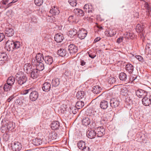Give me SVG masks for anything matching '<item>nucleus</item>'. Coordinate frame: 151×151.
<instances>
[{
    "mask_svg": "<svg viewBox=\"0 0 151 151\" xmlns=\"http://www.w3.org/2000/svg\"><path fill=\"white\" fill-rule=\"evenodd\" d=\"M21 46L19 41L14 42L13 40H8L5 44V49L9 51H13L19 48Z\"/></svg>",
    "mask_w": 151,
    "mask_h": 151,
    "instance_id": "1",
    "label": "nucleus"
},
{
    "mask_svg": "<svg viewBox=\"0 0 151 151\" xmlns=\"http://www.w3.org/2000/svg\"><path fill=\"white\" fill-rule=\"evenodd\" d=\"M16 80L17 83L22 85L25 83L27 81L26 75L22 72L18 73L16 75Z\"/></svg>",
    "mask_w": 151,
    "mask_h": 151,
    "instance_id": "2",
    "label": "nucleus"
},
{
    "mask_svg": "<svg viewBox=\"0 0 151 151\" xmlns=\"http://www.w3.org/2000/svg\"><path fill=\"white\" fill-rule=\"evenodd\" d=\"M143 104L145 106H151V95L149 93L145 97H144L142 100Z\"/></svg>",
    "mask_w": 151,
    "mask_h": 151,
    "instance_id": "3",
    "label": "nucleus"
},
{
    "mask_svg": "<svg viewBox=\"0 0 151 151\" xmlns=\"http://www.w3.org/2000/svg\"><path fill=\"white\" fill-rule=\"evenodd\" d=\"M44 57L43 56V54L41 53H38L36 56V59H33L32 60V65H35L37 62H42L44 60Z\"/></svg>",
    "mask_w": 151,
    "mask_h": 151,
    "instance_id": "4",
    "label": "nucleus"
},
{
    "mask_svg": "<svg viewBox=\"0 0 151 151\" xmlns=\"http://www.w3.org/2000/svg\"><path fill=\"white\" fill-rule=\"evenodd\" d=\"M38 96L39 94L38 92L34 90V88H33L29 96L30 100L31 101H35L37 99Z\"/></svg>",
    "mask_w": 151,
    "mask_h": 151,
    "instance_id": "5",
    "label": "nucleus"
},
{
    "mask_svg": "<svg viewBox=\"0 0 151 151\" xmlns=\"http://www.w3.org/2000/svg\"><path fill=\"white\" fill-rule=\"evenodd\" d=\"M149 93L148 92L141 89H139L136 91V95L139 98H143Z\"/></svg>",
    "mask_w": 151,
    "mask_h": 151,
    "instance_id": "6",
    "label": "nucleus"
},
{
    "mask_svg": "<svg viewBox=\"0 0 151 151\" xmlns=\"http://www.w3.org/2000/svg\"><path fill=\"white\" fill-rule=\"evenodd\" d=\"M83 9L86 13L87 12L90 15L92 16L94 9L91 4H86L83 7Z\"/></svg>",
    "mask_w": 151,
    "mask_h": 151,
    "instance_id": "7",
    "label": "nucleus"
},
{
    "mask_svg": "<svg viewBox=\"0 0 151 151\" xmlns=\"http://www.w3.org/2000/svg\"><path fill=\"white\" fill-rule=\"evenodd\" d=\"M11 147L14 151H19L22 148V145L20 143L15 142L11 143Z\"/></svg>",
    "mask_w": 151,
    "mask_h": 151,
    "instance_id": "8",
    "label": "nucleus"
},
{
    "mask_svg": "<svg viewBox=\"0 0 151 151\" xmlns=\"http://www.w3.org/2000/svg\"><path fill=\"white\" fill-rule=\"evenodd\" d=\"M95 130L97 137H102L105 134V129L102 127H99L96 128Z\"/></svg>",
    "mask_w": 151,
    "mask_h": 151,
    "instance_id": "9",
    "label": "nucleus"
},
{
    "mask_svg": "<svg viewBox=\"0 0 151 151\" xmlns=\"http://www.w3.org/2000/svg\"><path fill=\"white\" fill-rule=\"evenodd\" d=\"M87 34V32L86 30L84 29H82L78 31V36L80 39H83L86 37Z\"/></svg>",
    "mask_w": 151,
    "mask_h": 151,
    "instance_id": "10",
    "label": "nucleus"
},
{
    "mask_svg": "<svg viewBox=\"0 0 151 151\" xmlns=\"http://www.w3.org/2000/svg\"><path fill=\"white\" fill-rule=\"evenodd\" d=\"M8 58L7 55L4 52H0V65H3Z\"/></svg>",
    "mask_w": 151,
    "mask_h": 151,
    "instance_id": "11",
    "label": "nucleus"
},
{
    "mask_svg": "<svg viewBox=\"0 0 151 151\" xmlns=\"http://www.w3.org/2000/svg\"><path fill=\"white\" fill-rule=\"evenodd\" d=\"M110 104L111 107L115 108L119 105V101L117 99L113 98L110 100Z\"/></svg>",
    "mask_w": 151,
    "mask_h": 151,
    "instance_id": "12",
    "label": "nucleus"
},
{
    "mask_svg": "<svg viewBox=\"0 0 151 151\" xmlns=\"http://www.w3.org/2000/svg\"><path fill=\"white\" fill-rule=\"evenodd\" d=\"M119 78L121 81L124 82H129V79L127 74L124 72H121L119 75Z\"/></svg>",
    "mask_w": 151,
    "mask_h": 151,
    "instance_id": "13",
    "label": "nucleus"
},
{
    "mask_svg": "<svg viewBox=\"0 0 151 151\" xmlns=\"http://www.w3.org/2000/svg\"><path fill=\"white\" fill-rule=\"evenodd\" d=\"M68 50L70 54H73L77 52L78 48L74 44H71L68 46Z\"/></svg>",
    "mask_w": 151,
    "mask_h": 151,
    "instance_id": "14",
    "label": "nucleus"
},
{
    "mask_svg": "<svg viewBox=\"0 0 151 151\" xmlns=\"http://www.w3.org/2000/svg\"><path fill=\"white\" fill-rule=\"evenodd\" d=\"M60 12L59 8L57 6H54L52 7L50 9V12L52 15H56L59 14Z\"/></svg>",
    "mask_w": 151,
    "mask_h": 151,
    "instance_id": "15",
    "label": "nucleus"
},
{
    "mask_svg": "<svg viewBox=\"0 0 151 151\" xmlns=\"http://www.w3.org/2000/svg\"><path fill=\"white\" fill-rule=\"evenodd\" d=\"M40 71L36 69H34L30 72L31 77L33 79H35L38 77L39 75Z\"/></svg>",
    "mask_w": 151,
    "mask_h": 151,
    "instance_id": "16",
    "label": "nucleus"
},
{
    "mask_svg": "<svg viewBox=\"0 0 151 151\" xmlns=\"http://www.w3.org/2000/svg\"><path fill=\"white\" fill-rule=\"evenodd\" d=\"M32 66L30 63H26L24 66V71L27 74L29 73L33 70Z\"/></svg>",
    "mask_w": 151,
    "mask_h": 151,
    "instance_id": "17",
    "label": "nucleus"
},
{
    "mask_svg": "<svg viewBox=\"0 0 151 151\" xmlns=\"http://www.w3.org/2000/svg\"><path fill=\"white\" fill-rule=\"evenodd\" d=\"M44 60L45 63L47 65H50L53 62V58L50 56L47 55L45 56Z\"/></svg>",
    "mask_w": 151,
    "mask_h": 151,
    "instance_id": "18",
    "label": "nucleus"
},
{
    "mask_svg": "<svg viewBox=\"0 0 151 151\" xmlns=\"http://www.w3.org/2000/svg\"><path fill=\"white\" fill-rule=\"evenodd\" d=\"M51 88L50 84L47 82L44 83L42 86V90L46 92H48L50 90Z\"/></svg>",
    "mask_w": 151,
    "mask_h": 151,
    "instance_id": "19",
    "label": "nucleus"
},
{
    "mask_svg": "<svg viewBox=\"0 0 151 151\" xmlns=\"http://www.w3.org/2000/svg\"><path fill=\"white\" fill-rule=\"evenodd\" d=\"M55 40L57 42H60L62 41L64 39L63 35L61 33H58L55 35Z\"/></svg>",
    "mask_w": 151,
    "mask_h": 151,
    "instance_id": "20",
    "label": "nucleus"
},
{
    "mask_svg": "<svg viewBox=\"0 0 151 151\" xmlns=\"http://www.w3.org/2000/svg\"><path fill=\"white\" fill-rule=\"evenodd\" d=\"M35 65H32L36 66V69L40 71L44 69V65L42 62H37Z\"/></svg>",
    "mask_w": 151,
    "mask_h": 151,
    "instance_id": "21",
    "label": "nucleus"
},
{
    "mask_svg": "<svg viewBox=\"0 0 151 151\" xmlns=\"http://www.w3.org/2000/svg\"><path fill=\"white\" fill-rule=\"evenodd\" d=\"M95 130H88L87 132V137L90 139H93L95 138L96 135Z\"/></svg>",
    "mask_w": 151,
    "mask_h": 151,
    "instance_id": "22",
    "label": "nucleus"
},
{
    "mask_svg": "<svg viewBox=\"0 0 151 151\" xmlns=\"http://www.w3.org/2000/svg\"><path fill=\"white\" fill-rule=\"evenodd\" d=\"M60 124L58 121H55L52 122L51 124V127L53 130H55L59 129Z\"/></svg>",
    "mask_w": 151,
    "mask_h": 151,
    "instance_id": "23",
    "label": "nucleus"
},
{
    "mask_svg": "<svg viewBox=\"0 0 151 151\" xmlns=\"http://www.w3.org/2000/svg\"><path fill=\"white\" fill-rule=\"evenodd\" d=\"M14 29L10 28H6L5 30V34L6 36L9 37L12 36L14 34Z\"/></svg>",
    "mask_w": 151,
    "mask_h": 151,
    "instance_id": "24",
    "label": "nucleus"
},
{
    "mask_svg": "<svg viewBox=\"0 0 151 151\" xmlns=\"http://www.w3.org/2000/svg\"><path fill=\"white\" fill-rule=\"evenodd\" d=\"M101 90V87L98 85H96L92 88L91 91L94 93L98 94L100 92Z\"/></svg>",
    "mask_w": 151,
    "mask_h": 151,
    "instance_id": "25",
    "label": "nucleus"
},
{
    "mask_svg": "<svg viewBox=\"0 0 151 151\" xmlns=\"http://www.w3.org/2000/svg\"><path fill=\"white\" fill-rule=\"evenodd\" d=\"M108 103L106 100H103L101 102L100 104V108L103 109H106L108 107Z\"/></svg>",
    "mask_w": 151,
    "mask_h": 151,
    "instance_id": "26",
    "label": "nucleus"
},
{
    "mask_svg": "<svg viewBox=\"0 0 151 151\" xmlns=\"http://www.w3.org/2000/svg\"><path fill=\"white\" fill-rule=\"evenodd\" d=\"M134 68L131 64H127L126 66V69L129 73H132L134 70Z\"/></svg>",
    "mask_w": 151,
    "mask_h": 151,
    "instance_id": "27",
    "label": "nucleus"
},
{
    "mask_svg": "<svg viewBox=\"0 0 151 151\" xmlns=\"http://www.w3.org/2000/svg\"><path fill=\"white\" fill-rule=\"evenodd\" d=\"M85 95V93L83 91H78L77 93L76 97L79 99L83 98Z\"/></svg>",
    "mask_w": 151,
    "mask_h": 151,
    "instance_id": "28",
    "label": "nucleus"
},
{
    "mask_svg": "<svg viewBox=\"0 0 151 151\" xmlns=\"http://www.w3.org/2000/svg\"><path fill=\"white\" fill-rule=\"evenodd\" d=\"M15 81V78L12 76L9 77L6 81L7 83L11 86L14 84Z\"/></svg>",
    "mask_w": 151,
    "mask_h": 151,
    "instance_id": "29",
    "label": "nucleus"
},
{
    "mask_svg": "<svg viewBox=\"0 0 151 151\" xmlns=\"http://www.w3.org/2000/svg\"><path fill=\"white\" fill-rule=\"evenodd\" d=\"M82 124L86 126L88 125L90 123V120L88 117H84L82 120Z\"/></svg>",
    "mask_w": 151,
    "mask_h": 151,
    "instance_id": "30",
    "label": "nucleus"
},
{
    "mask_svg": "<svg viewBox=\"0 0 151 151\" xmlns=\"http://www.w3.org/2000/svg\"><path fill=\"white\" fill-rule=\"evenodd\" d=\"M52 85L54 86H57L60 83V79L58 78L54 79L52 81Z\"/></svg>",
    "mask_w": 151,
    "mask_h": 151,
    "instance_id": "31",
    "label": "nucleus"
},
{
    "mask_svg": "<svg viewBox=\"0 0 151 151\" xmlns=\"http://www.w3.org/2000/svg\"><path fill=\"white\" fill-rule=\"evenodd\" d=\"M66 54V51L64 49H60L58 51V54L60 56L63 57L65 56Z\"/></svg>",
    "mask_w": 151,
    "mask_h": 151,
    "instance_id": "32",
    "label": "nucleus"
},
{
    "mask_svg": "<svg viewBox=\"0 0 151 151\" xmlns=\"http://www.w3.org/2000/svg\"><path fill=\"white\" fill-rule=\"evenodd\" d=\"M48 137L50 140L56 139L58 137L57 134L55 132L51 133L49 134Z\"/></svg>",
    "mask_w": 151,
    "mask_h": 151,
    "instance_id": "33",
    "label": "nucleus"
},
{
    "mask_svg": "<svg viewBox=\"0 0 151 151\" xmlns=\"http://www.w3.org/2000/svg\"><path fill=\"white\" fill-rule=\"evenodd\" d=\"M84 105V103L83 101H79L76 103V106L77 109H79L82 108Z\"/></svg>",
    "mask_w": 151,
    "mask_h": 151,
    "instance_id": "34",
    "label": "nucleus"
},
{
    "mask_svg": "<svg viewBox=\"0 0 151 151\" xmlns=\"http://www.w3.org/2000/svg\"><path fill=\"white\" fill-rule=\"evenodd\" d=\"M78 33V31L75 29H73L68 32L69 36L70 37H73Z\"/></svg>",
    "mask_w": 151,
    "mask_h": 151,
    "instance_id": "35",
    "label": "nucleus"
},
{
    "mask_svg": "<svg viewBox=\"0 0 151 151\" xmlns=\"http://www.w3.org/2000/svg\"><path fill=\"white\" fill-rule=\"evenodd\" d=\"M32 143L35 146H38L42 144L41 140L39 139L36 138L32 140Z\"/></svg>",
    "mask_w": 151,
    "mask_h": 151,
    "instance_id": "36",
    "label": "nucleus"
},
{
    "mask_svg": "<svg viewBox=\"0 0 151 151\" xmlns=\"http://www.w3.org/2000/svg\"><path fill=\"white\" fill-rule=\"evenodd\" d=\"M77 145L79 148L81 150L86 147L85 143L83 141H81L78 142V143Z\"/></svg>",
    "mask_w": 151,
    "mask_h": 151,
    "instance_id": "37",
    "label": "nucleus"
},
{
    "mask_svg": "<svg viewBox=\"0 0 151 151\" xmlns=\"http://www.w3.org/2000/svg\"><path fill=\"white\" fill-rule=\"evenodd\" d=\"M125 35V37L128 39H132L134 37L133 33L132 32H127Z\"/></svg>",
    "mask_w": 151,
    "mask_h": 151,
    "instance_id": "38",
    "label": "nucleus"
},
{
    "mask_svg": "<svg viewBox=\"0 0 151 151\" xmlns=\"http://www.w3.org/2000/svg\"><path fill=\"white\" fill-rule=\"evenodd\" d=\"M106 35L108 37H111L115 35L116 33L113 30H109L106 32Z\"/></svg>",
    "mask_w": 151,
    "mask_h": 151,
    "instance_id": "39",
    "label": "nucleus"
},
{
    "mask_svg": "<svg viewBox=\"0 0 151 151\" xmlns=\"http://www.w3.org/2000/svg\"><path fill=\"white\" fill-rule=\"evenodd\" d=\"M145 7L146 9V12L148 16L150 14V7L147 3H145Z\"/></svg>",
    "mask_w": 151,
    "mask_h": 151,
    "instance_id": "40",
    "label": "nucleus"
},
{
    "mask_svg": "<svg viewBox=\"0 0 151 151\" xmlns=\"http://www.w3.org/2000/svg\"><path fill=\"white\" fill-rule=\"evenodd\" d=\"M12 86L6 83L4 85L3 88L4 91H7L10 90L12 87Z\"/></svg>",
    "mask_w": 151,
    "mask_h": 151,
    "instance_id": "41",
    "label": "nucleus"
},
{
    "mask_svg": "<svg viewBox=\"0 0 151 151\" xmlns=\"http://www.w3.org/2000/svg\"><path fill=\"white\" fill-rule=\"evenodd\" d=\"M88 53L89 57L92 59L94 58L96 56V53L95 52H93L90 50L89 52H88Z\"/></svg>",
    "mask_w": 151,
    "mask_h": 151,
    "instance_id": "42",
    "label": "nucleus"
},
{
    "mask_svg": "<svg viewBox=\"0 0 151 151\" xmlns=\"http://www.w3.org/2000/svg\"><path fill=\"white\" fill-rule=\"evenodd\" d=\"M145 49L146 52H148V54L151 55V44L146 45Z\"/></svg>",
    "mask_w": 151,
    "mask_h": 151,
    "instance_id": "43",
    "label": "nucleus"
},
{
    "mask_svg": "<svg viewBox=\"0 0 151 151\" xmlns=\"http://www.w3.org/2000/svg\"><path fill=\"white\" fill-rule=\"evenodd\" d=\"M143 25L141 26L140 24H137L136 27V29L138 30V32H141L143 31Z\"/></svg>",
    "mask_w": 151,
    "mask_h": 151,
    "instance_id": "44",
    "label": "nucleus"
},
{
    "mask_svg": "<svg viewBox=\"0 0 151 151\" xmlns=\"http://www.w3.org/2000/svg\"><path fill=\"white\" fill-rule=\"evenodd\" d=\"M68 2L70 4L73 6H76L77 5L76 0H69Z\"/></svg>",
    "mask_w": 151,
    "mask_h": 151,
    "instance_id": "45",
    "label": "nucleus"
},
{
    "mask_svg": "<svg viewBox=\"0 0 151 151\" xmlns=\"http://www.w3.org/2000/svg\"><path fill=\"white\" fill-rule=\"evenodd\" d=\"M35 3L37 6H40L43 3V0H35Z\"/></svg>",
    "mask_w": 151,
    "mask_h": 151,
    "instance_id": "46",
    "label": "nucleus"
},
{
    "mask_svg": "<svg viewBox=\"0 0 151 151\" xmlns=\"http://www.w3.org/2000/svg\"><path fill=\"white\" fill-rule=\"evenodd\" d=\"M116 81L115 78L113 77H111L108 81V82L110 84H113Z\"/></svg>",
    "mask_w": 151,
    "mask_h": 151,
    "instance_id": "47",
    "label": "nucleus"
},
{
    "mask_svg": "<svg viewBox=\"0 0 151 151\" xmlns=\"http://www.w3.org/2000/svg\"><path fill=\"white\" fill-rule=\"evenodd\" d=\"M32 88H31L28 89H27L23 91V95H26L29 92L31 93Z\"/></svg>",
    "mask_w": 151,
    "mask_h": 151,
    "instance_id": "48",
    "label": "nucleus"
},
{
    "mask_svg": "<svg viewBox=\"0 0 151 151\" xmlns=\"http://www.w3.org/2000/svg\"><path fill=\"white\" fill-rule=\"evenodd\" d=\"M124 37H119L116 40V42L118 44L122 42L123 40Z\"/></svg>",
    "mask_w": 151,
    "mask_h": 151,
    "instance_id": "49",
    "label": "nucleus"
},
{
    "mask_svg": "<svg viewBox=\"0 0 151 151\" xmlns=\"http://www.w3.org/2000/svg\"><path fill=\"white\" fill-rule=\"evenodd\" d=\"M73 16H70L68 19V21L70 22H73L74 21L73 20Z\"/></svg>",
    "mask_w": 151,
    "mask_h": 151,
    "instance_id": "50",
    "label": "nucleus"
},
{
    "mask_svg": "<svg viewBox=\"0 0 151 151\" xmlns=\"http://www.w3.org/2000/svg\"><path fill=\"white\" fill-rule=\"evenodd\" d=\"M5 37V36L3 33H0V42L2 41Z\"/></svg>",
    "mask_w": 151,
    "mask_h": 151,
    "instance_id": "51",
    "label": "nucleus"
},
{
    "mask_svg": "<svg viewBox=\"0 0 151 151\" xmlns=\"http://www.w3.org/2000/svg\"><path fill=\"white\" fill-rule=\"evenodd\" d=\"M79 12L78 15H79L80 16H83L84 15V12L81 9H80L79 10Z\"/></svg>",
    "mask_w": 151,
    "mask_h": 151,
    "instance_id": "52",
    "label": "nucleus"
},
{
    "mask_svg": "<svg viewBox=\"0 0 151 151\" xmlns=\"http://www.w3.org/2000/svg\"><path fill=\"white\" fill-rule=\"evenodd\" d=\"M14 98L13 95H12L9 97L7 99L6 101L8 102H10L11 100Z\"/></svg>",
    "mask_w": 151,
    "mask_h": 151,
    "instance_id": "53",
    "label": "nucleus"
},
{
    "mask_svg": "<svg viewBox=\"0 0 151 151\" xmlns=\"http://www.w3.org/2000/svg\"><path fill=\"white\" fill-rule=\"evenodd\" d=\"M136 58L138 59L139 61H141L143 60V58L140 55H137L136 56Z\"/></svg>",
    "mask_w": 151,
    "mask_h": 151,
    "instance_id": "54",
    "label": "nucleus"
},
{
    "mask_svg": "<svg viewBox=\"0 0 151 151\" xmlns=\"http://www.w3.org/2000/svg\"><path fill=\"white\" fill-rule=\"evenodd\" d=\"M82 151H90V150L88 147H85L82 150Z\"/></svg>",
    "mask_w": 151,
    "mask_h": 151,
    "instance_id": "55",
    "label": "nucleus"
},
{
    "mask_svg": "<svg viewBox=\"0 0 151 151\" xmlns=\"http://www.w3.org/2000/svg\"><path fill=\"white\" fill-rule=\"evenodd\" d=\"M80 9H76L74 10V12L76 14L78 15V14L79 12V10Z\"/></svg>",
    "mask_w": 151,
    "mask_h": 151,
    "instance_id": "56",
    "label": "nucleus"
},
{
    "mask_svg": "<svg viewBox=\"0 0 151 151\" xmlns=\"http://www.w3.org/2000/svg\"><path fill=\"white\" fill-rule=\"evenodd\" d=\"M8 1L9 0H3L1 2L3 4H6L8 2Z\"/></svg>",
    "mask_w": 151,
    "mask_h": 151,
    "instance_id": "57",
    "label": "nucleus"
},
{
    "mask_svg": "<svg viewBox=\"0 0 151 151\" xmlns=\"http://www.w3.org/2000/svg\"><path fill=\"white\" fill-rule=\"evenodd\" d=\"M86 63L83 60H81L80 64L82 66H84L86 64Z\"/></svg>",
    "mask_w": 151,
    "mask_h": 151,
    "instance_id": "58",
    "label": "nucleus"
},
{
    "mask_svg": "<svg viewBox=\"0 0 151 151\" xmlns=\"http://www.w3.org/2000/svg\"><path fill=\"white\" fill-rule=\"evenodd\" d=\"M18 0H13V1L9 3L8 4V6H7V7H8L9 6H10V4H11V3H14L16 2Z\"/></svg>",
    "mask_w": 151,
    "mask_h": 151,
    "instance_id": "59",
    "label": "nucleus"
},
{
    "mask_svg": "<svg viewBox=\"0 0 151 151\" xmlns=\"http://www.w3.org/2000/svg\"><path fill=\"white\" fill-rule=\"evenodd\" d=\"M51 148L50 147H45L44 148L45 150L46 151H51Z\"/></svg>",
    "mask_w": 151,
    "mask_h": 151,
    "instance_id": "60",
    "label": "nucleus"
},
{
    "mask_svg": "<svg viewBox=\"0 0 151 151\" xmlns=\"http://www.w3.org/2000/svg\"><path fill=\"white\" fill-rule=\"evenodd\" d=\"M100 38L99 37H97L95 38L94 40V42H96L99 41L100 40Z\"/></svg>",
    "mask_w": 151,
    "mask_h": 151,
    "instance_id": "61",
    "label": "nucleus"
},
{
    "mask_svg": "<svg viewBox=\"0 0 151 151\" xmlns=\"http://www.w3.org/2000/svg\"><path fill=\"white\" fill-rule=\"evenodd\" d=\"M60 110H61V113H63L64 112V111H65V108H64L63 109V108H62V107L61 106L60 108Z\"/></svg>",
    "mask_w": 151,
    "mask_h": 151,
    "instance_id": "62",
    "label": "nucleus"
},
{
    "mask_svg": "<svg viewBox=\"0 0 151 151\" xmlns=\"http://www.w3.org/2000/svg\"><path fill=\"white\" fill-rule=\"evenodd\" d=\"M136 79V78H134L133 77L132 78L131 80V77L130 78V80L131 81H134Z\"/></svg>",
    "mask_w": 151,
    "mask_h": 151,
    "instance_id": "63",
    "label": "nucleus"
},
{
    "mask_svg": "<svg viewBox=\"0 0 151 151\" xmlns=\"http://www.w3.org/2000/svg\"><path fill=\"white\" fill-rule=\"evenodd\" d=\"M99 28L100 29H103V27H99Z\"/></svg>",
    "mask_w": 151,
    "mask_h": 151,
    "instance_id": "64",
    "label": "nucleus"
}]
</instances>
